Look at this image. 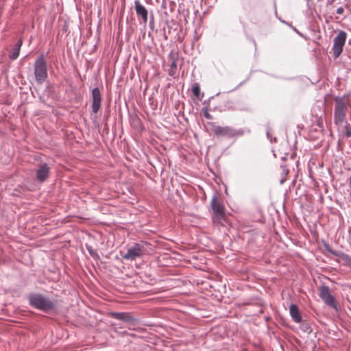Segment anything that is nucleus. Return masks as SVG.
<instances>
[{"mask_svg": "<svg viewBox=\"0 0 351 351\" xmlns=\"http://www.w3.org/2000/svg\"><path fill=\"white\" fill-rule=\"evenodd\" d=\"M51 168L48 164L41 162L38 164L36 169V179L38 182L43 183L45 182L50 174Z\"/></svg>", "mask_w": 351, "mask_h": 351, "instance_id": "9d476101", "label": "nucleus"}, {"mask_svg": "<svg viewBox=\"0 0 351 351\" xmlns=\"http://www.w3.org/2000/svg\"><path fill=\"white\" fill-rule=\"evenodd\" d=\"M334 121L335 124H342L346 121L348 106V96L344 95L342 97L335 98Z\"/></svg>", "mask_w": 351, "mask_h": 351, "instance_id": "7ed1b4c3", "label": "nucleus"}, {"mask_svg": "<svg viewBox=\"0 0 351 351\" xmlns=\"http://www.w3.org/2000/svg\"><path fill=\"white\" fill-rule=\"evenodd\" d=\"M345 133L348 138L351 137V126L348 122H346L345 125Z\"/></svg>", "mask_w": 351, "mask_h": 351, "instance_id": "aec40b11", "label": "nucleus"}, {"mask_svg": "<svg viewBox=\"0 0 351 351\" xmlns=\"http://www.w3.org/2000/svg\"><path fill=\"white\" fill-rule=\"evenodd\" d=\"M88 251H89V253H90V256H94L95 254H96L95 252H94L92 250H88Z\"/></svg>", "mask_w": 351, "mask_h": 351, "instance_id": "393cba45", "label": "nucleus"}, {"mask_svg": "<svg viewBox=\"0 0 351 351\" xmlns=\"http://www.w3.org/2000/svg\"><path fill=\"white\" fill-rule=\"evenodd\" d=\"M177 71V62L176 60L172 58V61L170 65V69H169L168 73L170 76L174 77Z\"/></svg>", "mask_w": 351, "mask_h": 351, "instance_id": "f3484780", "label": "nucleus"}, {"mask_svg": "<svg viewBox=\"0 0 351 351\" xmlns=\"http://www.w3.org/2000/svg\"><path fill=\"white\" fill-rule=\"evenodd\" d=\"M219 94H220V93H219H219H217L216 94V96L219 95Z\"/></svg>", "mask_w": 351, "mask_h": 351, "instance_id": "a878e982", "label": "nucleus"}, {"mask_svg": "<svg viewBox=\"0 0 351 351\" xmlns=\"http://www.w3.org/2000/svg\"><path fill=\"white\" fill-rule=\"evenodd\" d=\"M110 316L114 319L128 324L130 330L134 329L138 324V319L133 317L129 312H112Z\"/></svg>", "mask_w": 351, "mask_h": 351, "instance_id": "6e6552de", "label": "nucleus"}, {"mask_svg": "<svg viewBox=\"0 0 351 351\" xmlns=\"http://www.w3.org/2000/svg\"><path fill=\"white\" fill-rule=\"evenodd\" d=\"M289 313L291 318L295 322L299 323L302 322V318L300 315L299 308L296 304H291L289 308Z\"/></svg>", "mask_w": 351, "mask_h": 351, "instance_id": "4468645a", "label": "nucleus"}, {"mask_svg": "<svg viewBox=\"0 0 351 351\" xmlns=\"http://www.w3.org/2000/svg\"><path fill=\"white\" fill-rule=\"evenodd\" d=\"M336 12L338 14H342L344 12V9L343 7H339L337 9Z\"/></svg>", "mask_w": 351, "mask_h": 351, "instance_id": "4be33fe9", "label": "nucleus"}, {"mask_svg": "<svg viewBox=\"0 0 351 351\" xmlns=\"http://www.w3.org/2000/svg\"><path fill=\"white\" fill-rule=\"evenodd\" d=\"M210 204L215 214L214 220H223L225 218V207L223 204L218 200L216 195H213Z\"/></svg>", "mask_w": 351, "mask_h": 351, "instance_id": "1a4fd4ad", "label": "nucleus"}, {"mask_svg": "<svg viewBox=\"0 0 351 351\" xmlns=\"http://www.w3.org/2000/svg\"><path fill=\"white\" fill-rule=\"evenodd\" d=\"M192 93L196 97H199L200 95V88L198 83H195L192 87Z\"/></svg>", "mask_w": 351, "mask_h": 351, "instance_id": "a211bd4d", "label": "nucleus"}, {"mask_svg": "<svg viewBox=\"0 0 351 351\" xmlns=\"http://www.w3.org/2000/svg\"><path fill=\"white\" fill-rule=\"evenodd\" d=\"M22 45H23V40H22V39L20 38L18 40L17 43L15 44L14 47L12 48V49L10 52L9 58L11 60H16L19 57Z\"/></svg>", "mask_w": 351, "mask_h": 351, "instance_id": "2eb2a0df", "label": "nucleus"}, {"mask_svg": "<svg viewBox=\"0 0 351 351\" xmlns=\"http://www.w3.org/2000/svg\"><path fill=\"white\" fill-rule=\"evenodd\" d=\"M151 249V245L148 242L141 241L130 246L127 252L123 255V258L128 261H134L141 258Z\"/></svg>", "mask_w": 351, "mask_h": 351, "instance_id": "20e7f679", "label": "nucleus"}, {"mask_svg": "<svg viewBox=\"0 0 351 351\" xmlns=\"http://www.w3.org/2000/svg\"><path fill=\"white\" fill-rule=\"evenodd\" d=\"M347 38L346 32L341 30L333 39V46L330 53L335 58H337L341 54Z\"/></svg>", "mask_w": 351, "mask_h": 351, "instance_id": "423d86ee", "label": "nucleus"}, {"mask_svg": "<svg viewBox=\"0 0 351 351\" xmlns=\"http://www.w3.org/2000/svg\"><path fill=\"white\" fill-rule=\"evenodd\" d=\"M101 95L99 88L95 87L92 90V112L97 114L101 107Z\"/></svg>", "mask_w": 351, "mask_h": 351, "instance_id": "f8f14e48", "label": "nucleus"}, {"mask_svg": "<svg viewBox=\"0 0 351 351\" xmlns=\"http://www.w3.org/2000/svg\"><path fill=\"white\" fill-rule=\"evenodd\" d=\"M244 82H241L237 87H235L234 89H232V90H237L239 86H241Z\"/></svg>", "mask_w": 351, "mask_h": 351, "instance_id": "b1692460", "label": "nucleus"}, {"mask_svg": "<svg viewBox=\"0 0 351 351\" xmlns=\"http://www.w3.org/2000/svg\"><path fill=\"white\" fill-rule=\"evenodd\" d=\"M300 323V330L307 334H310L312 332L311 324L307 321H302Z\"/></svg>", "mask_w": 351, "mask_h": 351, "instance_id": "dca6fc26", "label": "nucleus"}, {"mask_svg": "<svg viewBox=\"0 0 351 351\" xmlns=\"http://www.w3.org/2000/svg\"><path fill=\"white\" fill-rule=\"evenodd\" d=\"M326 249L330 254L340 257L343 260L344 265L351 268V257L348 254L333 250L330 247H327Z\"/></svg>", "mask_w": 351, "mask_h": 351, "instance_id": "ddd939ff", "label": "nucleus"}, {"mask_svg": "<svg viewBox=\"0 0 351 351\" xmlns=\"http://www.w3.org/2000/svg\"><path fill=\"white\" fill-rule=\"evenodd\" d=\"M134 9L137 15V17L139 19H141L142 23L144 27L146 26L148 19H149V12L146 9V8L141 3L139 0L134 1Z\"/></svg>", "mask_w": 351, "mask_h": 351, "instance_id": "9b49d317", "label": "nucleus"}, {"mask_svg": "<svg viewBox=\"0 0 351 351\" xmlns=\"http://www.w3.org/2000/svg\"><path fill=\"white\" fill-rule=\"evenodd\" d=\"M266 135L268 139H270L271 141H272V139L271 138V134L269 130H267Z\"/></svg>", "mask_w": 351, "mask_h": 351, "instance_id": "5701e85b", "label": "nucleus"}, {"mask_svg": "<svg viewBox=\"0 0 351 351\" xmlns=\"http://www.w3.org/2000/svg\"><path fill=\"white\" fill-rule=\"evenodd\" d=\"M46 55L40 53L34 63V73L36 84L40 85L48 77V68Z\"/></svg>", "mask_w": 351, "mask_h": 351, "instance_id": "f03ea898", "label": "nucleus"}, {"mask_svg": "<svg viewBox=\"0 0 351 351\" xmlns=\"http://www.w3.org/2000/svg\"><path fill=\"white\" fill-rule=\"evenodd\" d=\"M213 132L217 136H225L228 138H232L237 136H241L243 134V130H235L230 126H218L213 123Z\"/></svg>", "mask_w": 351, "mask_h": 351, "instance_id": "0eeeda50", "label": "nucleus"}, {"mask_svg": "<svg viewBox=\"0 0 351 351\" xmlns=\"http://www.w3.org/2000/svg\"><path fill=\"white\" fill-rule=\"evenodd\" d=\"M27 298L30 306L43 313H48L56 309L55 302L41 293H31Z\"/></svg>", "mask_w": 351, "mask_h": 351, "instance_id": "f257e3e1", "label": "nucleus"}, {"mask_svg": "<svg viewBox=\"0 0 351 351\" xmlns=\"http://www.w3.org/2000/svg\"><path fill=\"white\" fill-rule=\"evenodd\" d=\"M149 27L152 30L154 29V16L152 11L149 13Z\"/></svg>", "mask_w": 351, "mask_h": 351, "instance_id": "6ab92c4d", "label": "nucleus"}, {"mask_svg": "<svg viewBox=\"0 0 351 351\" xmlns=\"http://www.w3.org/2000/svg\"><path fill=\"white\" fill-rule=\"evenodd\" d=\"M202 111L204 112V116L206 119L212 120L213 119V116L208 112V110L206 107L203 108Z\"/></svg>", "mask_w": 351, "mask_h": 351, "instance_id": "412c9836", "label": "nucleus"}, {"mask_svg": "<svg viewBox=\"0 0 351 351\" xmlns=\"http://www.w3.org/2000/svg\"><path fill=\"white\" fill-rule=\"evenodd\" d=\"M319 296L322 300L328 306L337 311L340 310L335 298L331 294L330 288L328 286L322 285L319 287Z\"/></svg>", "mask_w": 351, "mask_h": 351, "instance_id": "39448f33", "label": "nucleus"}]
</instances>
